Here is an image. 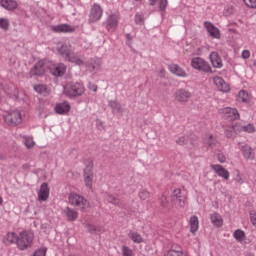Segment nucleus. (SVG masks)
Segmentation results:
<instances>
[{
	"label": "nucleus",
	"mask_w": 256,
	"mask_h": 256,
	"mask_svg": "<svg viewBox=\"0 0 256 256\" xmlns=\"http://www.w3.org/2000/svg\"><path fill=\"white\" fill-rule=\"evenodd\" d=\"M217 159H218L219 163H225V161H227V158L225 157V154H223V153H218Z\"/></svg>",
	"instance_id": "nucleus-50"
},
{
	"label": "nucleus",
	"mask_w": 256,
	"mask_h": 256,
	"mask_svg": "<svg viewBox=\"0 0 256 256\" xmlns=\"http://www.w3.org/2000/svg\"><path fill=\"white\" fill-rule=\"evenodd\" d=\"M75 26H71L69 24H60L52 27V31L55 33H75Z\"/></svg>",
	"instance_id": "nucleus-14"
},
{
	"label": "nucleus",
	"mask_w": 256,
	"mask_h": 256,
	"mask_svg": "<svg viewBox=\"0 0 256 256\" xmlns=\"http://www.w3.org/2000/svg\"><path fill=\"white\" fill-rule=\"evenodd\" d=\"M214 84L216 85L217 89L222 91V93H229L231 91V87L223 78L216 76L213 78Z\"/></svg>",
	"instance_id": "nucleus-12"
},
{
	"label": "nucleus",
	"mask_w": 256,
	"mask_h": 256,
	"mask_svg": "<svg viewBox=\"0 0 256 256\" xmlns=\"http://www.w3.org/2000/svg\"><path fill=\"white\" fill-rule=\"evenodd\" d=\"M211 223L215 225V227H221L223 225V218L218 213H213L210 216Z\"/></svg>",
	"instance_id": "nucleus-30"
},
{
	"label": "nucleus",
	"mask_w": 256,
	"mask_h": 256,
	"mask_svg": "<svg viewBox=\"0 0 256 256\" xmlns=\"http://www.w3.org/2000/svg\"><path fill=\"white\" fill-rule=\"evenodd\" d=\"M106 201H108V203H111L112 205H115V207H119L120 209H125V204L121 201V199L113 195H107Z\"/></svg>",
	"instance_id": "nucleus-26"
},
{
	"label": "nucleus",
	"mask_w": 256,
	"mask_h": 256,
	"mask_svg": "<svg viewBox=\"0 0 256 256\" xmlns=\"http://www.w3.org/2000/svg\"><path fill=\"white\" fill-rule=\"evenodd\" d=\"M150 1V5L152 7H154V5L157 3V0H149Z\"/></svg>",
	"instance_id": "nucleus-56"
},
{
	"label": "nucleus",
	"mask_w": 256,
	"mask_h": 256,
	"mask_svg": "<svg viewBox=\"0 0 256 256\" xmlns=\"http://www.w3.org/2000/svg\"><path fill=\"white\" fill-rule=\"evenodd\" d=\"M64 215L66 216L67 221H77L79 213L70 207L64 209Z\"/></svg>",
	"instance_id": "nucleus-24"
},
{
	"label": "nucleus",
	"mask_w": 256,
	"mask_h": 256,
	"mask_svg": "<svg viewBox=\"0 0 256 256\" xmlns=\"http://www.w3.org/2000/svg\"><path fill=\"white\" fill-rule=\"evenodd\" d=\"M242 57L243 59H249V57H251V52H249V50H244L242 52Z\"/></svg>",
	"instance_id": "nucleus-53"
},
{
	"label": "nucleus",
	"mask_w": 256,
	"mask_h": 256,
	"mask_svg": "<svg viewBox=\"0 0 256 256\" xmlns=\"http://www.w3.org/2000/svg\"><path fill=\"white\" fill-rule=\"evenodd\" d=\"M19 239V236L15 232H8V234L4 237V243L6 245H11V243H16Z\"/></svg>",
	"instance_id": "nucleus-27"
},
{
	"label": "nucleus",
	"mask_w": 256,
	"mask_h": 256,
	"mask_svg": "<svg viewBox=\"0 0 256 256\" xmlns=\"http://www.w3.org/2000/svg\"><path fill=\"white\" fill-rule=\"evenodd\" d=\"M84 181H85V185H86V187H88V189L93 188V176H84Z\"/></svg>",
	"instance_id": "nucleus-39"
},
{
	"label": "nucleus",
	"mask_w": 256,
	"mask_h": 256,
	"mask_svg": "<svg viewBox=\"0 0 256 256\" xmlns=\"http://www.w3.org/2000/svg\"><path fill=\"white\" fill-rule=\"evenodd\" d=\"M234 130L238 131L239 133H255V125L253 124H248V125H241V124H236L234 126Z\"/></svg>",
	"instance_id": "nucleus-21"
},
{
	"label": "nucleus",
	"mask_w": 256,
	"mask_h": 256,
	"mask_svg": "<svg viewBox=\"0 0 256 256\" xmlns=\"http://www.w3.org/2000/svg\"><path fill=\"white\" fill-rule=\"evenodd\" d=\"M64 91L69 97H79L82 93H85V87L81 83H75L67 86Z\"/></svg>",
	"instance_id": "nucleus-7"
},
{
	"label": "nucleus",
	"mask_w": 256,
	"mask_h": 256,
	"mask_svg": "<svg viewBox=\"0 0 256 256\" xmlns=\"http://www.w3.org/2000/svg\"><path fill=\"white\" fill-rule=\"evenodd\" d=\"M191 67L196 69V71H202L203 73H213L211 70V65L209 62L201 57H194L191 59Z\"/></svg>",
	"instance_id": "nucleus-4"
},
{
	"label": "nucleus",
	"mask_w": 256,
	"mask_h": 256,
	"mask_svg": "<svg viewBox=\"0 0 256 256\" xmlns=\"http://www.w3.org/2000/svg\"><path fill=\"white\" fill-rule=\"evenodd\" d=\"M168 69L170 73H173V75H176L177 77H187V72L177 64L169 65Z\"/></svg>",
	"instance_id": "nucleus-19"
},
{
	"label": "nucleus",
	"mask_w": 256,
	"mask_h": 256,
	"mask_svg": "<svg viewBox=\"0 0 256 256\" xmlns=\"http://www.w3.org/2000/svg\"><path fill=\"white\" fill-rule=\"evenodd\" d=\"M139 197L142 201H145L147 199H149V191L147 190H142L139 192Z\"/></svg>",
	"instance_id": "nucleus-43"
},
{
	"label": "nucleus",
	"mask_w": 256,
	"mask_h": 256,
	"mask_svg": "<svg viewBox=\"0 0 256 256\" xmlns=\"http://www.w3.org/2000/svg\"><path fill=\"white\" fill-rule=\"evenodd\" d=\"M211 169L219 176L222 177L225 181H229L230 173L227 169L223 168L220 164H212Z\"/></svg>",
	"instance_id": "nucleus-13"
},
{
	"label": "nucleus",
	"mask_w": 256,
	"mask_h": 256,
	"mask_svg": "<svg viewBox=\"0 0 256 256\" xmlns=\"http://www.w3.org/2000/svg\"><path fill=\"white\" fill-rule=\"evenodd\" d=\"M117 25H119V19L115 15H110L107 19L106 29L108 31H115L117 29Z\"/></svg>",
	"instance_id": "nucleus-23"
},
{
	"label": "nucleus",
	"mask_w": 256,
	"mask_h": 256,
	"mask_svg": "<svg viewBox=\"0 0 256 256\" xmlns=\"http://www.w3.org/2000/svg\"><path fill=\"white\" fill-rule=\"evenodd\" d=\"M66 70L67 67H65V64H57L50 68V73H52L54 77H63V75H65Z\"/></svg>",
	"instance_id": "nucleus-17"
},
{
	"label": "nucleus",
	"mask_w": 256,
	"mask_h": 256,
	"mask_svg": "<svg viewBox=\"0 0 256 256\" xmlns=\"http://www.w3.org/2000/svg\"><path fill=\"white\" fill-rule=\"evenodd\" d=\"M165 256H187V254L183 253L181 247H178V249H170Z\"/></svg>",
	"instance_id": "nucleus-34"
},
{
	"label": "nucleus",
	"mask_w": 256,
	"mask_h": 256,
	"mask_svg": "<svg viewBox=\"0 0 256 256\" xmlns=\"http://www.w3.org/2000/svg\"><path fill=\"white\" fill-rule=\"evenodd\" d=\"M1 203H3V198L0 197V205H1Z\"/></svg>",
	"instance_id": "nucleus-58"
},
{
	"label": "nucleus",
	"mask_w": 256,
	"mask_h": 256,
	"mask_svg": "<svg viewBox=\"0 0 256 256\" xmlns=\"http://www.w3.org/2000/svg\"><path fill=\"white\" fill-rule=\"evenodd\" d=\"M167 5V0H160V11H165V9H167Z\"/></svg>",
	"instance_id": "nucleus-51"
},
{
	"label": "nucleus",
	"mask_w": 256,
	"mask_h": 256,
	"mask_svg": "<svg viewBox=\"0 0 256 256\" xmlns=\"http://www.w3.org/2000/svg\"><path fill=\"white\" fill-rule=\"evenodd\" d=\"M33 239V232L23 231L18 235L16 245L20 251H25V249H29V247H31L33 244Z\"/></svg>",
	"instance_id": "nucleus-2"
},
{
	"label": "nucleus",
	"mask_w": 256,
	"mask_h": 256,
	"mask_svg": "<svg viewBox=\"0 0 256 256\" xmlns=\"http://www.w3.org/2000/svg\"><path fill=\"white\" fill-rule=\"evenodd\" d=\"M122 255L123 256H133V250L127 246L122 247Z\"/></svg>",
	"instance_id": "nucleus-41"
},
{
	"label": "nucleus",
	"mask_w": 256,
	"mask_h": 256,
	"mask_svg": "<svg viewBox=\"0 0 256 256\" xmlns=\"http://www.w3.org/2000/svg\"><path fill=\"white\" fill-rule=\"evenodd\" d=\"M34 90L36 91V93H40V95H43V93L47 91V86L39 84L34 86Z\"/></svg>",
	"instance_id": "nucleus-38"
},
{
	"label": "nucleus",
	"mask_w": 256,
	"mask_h": 256,
	"mask_svg": "<svg viewBox=\"0 0 256 256\" xmlns=\"http://www.w3.org/2000/svg\"><path fill=\"white\" fill-rule=\"evenodd\" d=\"M233 131H235V128H229L227 130H225V136L229 138L233 137Z\"/></svg>",
	"instance_id": "nucleus-52"
},
{
	"label": "nucleus",
	"mask_w": 256,
	"mask_h": 256,
	"mask_svg": "<svg viewBox=\"0 0 256 256\" xmlns=\"http://www.w3.org/2000/svg\"><path fill=\"white\" fill-rule=\"evenodd\" d=\"M207 143L209 147H215V145H217V140L213 139V135H210Z\"/></svg>",
	"instance_id": "nucleus-48"
},
{
	"label": "nucleus",
	"mask_w": 256,
	"mask_h": 256,
	"mask_svg": "<svg viewBox=\"0 0 256 256\" xmlns=\"http://www.w3.org/2000/svg\"><path fill=\"white\" fill-rule=\"evenodd\" d=\"M0 5L3 9H6V11H15V9L19 7V4L15 0H0Z\"/></svg>",
	"instance_id": "nucleus-18"
},
{
	"label": "nucleus",
	"mask_w": 256,
	"mask_h": 256,
	"mask_svg": "<svg viewBox=\"0 0 256 256\" xmlns=\"http://www.w3.org/2000/svg\"><path fill=\"white\" fill-rule=\"evenodd\" d=\"M11 23L9 22V19L7 18H0V29L3 31H9Z\"/></svg>",
	"instance_id": "nucleus-35"
},
{
	"label": "nucleus",
	"mask_w": 256,
	"mask_h": 256,
	"mask_svg": "<svg viewBox=\"0 0 256 256\" xmlns=\"http://www.w3.org/2000/svg\"><path fill=\"white\" fill-rule=\"evenodd\" d=\"M41 75H45V63L43 61L37 62L30 70L31 77H41Z\"/></svg>",
	"instance_id": "nucleus-11"
},
{
	"label": "nucleus",
	"mask_w": 256,
	"mask_h": 256,
	"mask_svg": "<svg viewBox=\"0 0 256 256\" xmlns=\"http://www.w3.org/2000/svg\"><path fill=\"white\" fill-rule=\"evenodd\" d=\"M233 237H234V239H236V241H238V243H243V241H245V237H246L245 231H243L241 229H237L233 233Z\"/></svg>",
	"instance_id": "nucleus-33"
},
{
	"label": "nucleus",
	"mask_w": 256,
	"mask_h": 256,
	"mask_svg": "<svg viewBox=\"0 0 256 256\" xmlns=\"http://www.w3.org/2000/svg\"><path fill=\"white\" fill-rule=\"evenodd\" d=\"M86 229L88 233H91L92 235H95V233H97V227H95L94 225L87 224Z\"/></svg>",
	"instance_id": "nucleus-45"
},
{
	"label": "nucleus",
	"mask_w": 256,
	"mask_h": 256,
	"mask_svg": "<svg viewBox=\"0 0 256 256\" xmlns=\"http://www.w3.org/2000/svg\"><path fill=\"white\" fill-rule=\"evenodd\" d=\"M90 89L92 90V91H97V85H92V87H90Z\"/></svg>",
	"instance_id": "nucleus-57"
},
{
	"label": "nucleus",
	"mask_w": 256,
	"mask_h": 256,
	"mask_svg": "<svg viewBox=\"0 0 256 256\" xmlns=\"http://www.w3.org/2000/svg\"><path fill=\"white\" fill-rule=\"evenodd\" d=\"M244 5L249 9H256V0H243Z\"/></svg>",
	"instance_id": "nucleus-40"
},
{
	"label": "nucleus",
	"mask_w": 256,
	"mask_h": 256,
	"mask_svg": "<svg viewBox=\"0 0 256 256\" xmlns=\"http://www.w3.org/2000/svg\"><path fill=\"white\" fill-rule=\"evenodd\" d=\"M84 177H93V166H87L84 169Z\"/></svg>",
	"instance_id": "nucleus-42"
},
{
	"label": "nucleus",
	"mask_w": 256,
	"mask_h": 256,
	"mask_svg": "<svg viewBox=\"0 0 256 256\" xmlns=\"http://www.w3.org/2000/svg\"><path fill=\"white\" fill-rule=\"evenodd\" d=\"M58 53L70 63H74L79 67H81V65H85V62L81 58H79V56L75 52L71 51V49H69L67 45H62L60 48H58Z\"/></svg>",
	"instance_id": "nucleus-1"
},
{
	"label": "nucleus",
	"mask_w": 256,
	"mask_h": 256,
	"mask_svg": "<svg viewBox=\"0 0 256 256\" xmlns=\"http://www.w3.org/2000/svg\"><path fill=\"white\" fill-rule=\"evenodd\" d=\"M5 123L10 125V127H15V125H21L23 119L21 118V112L18 110H13L3 117Z\"/></svg>",
	"instance_id": "nucleus-5"
},
{
	"label": "nucleus",
	"mask_w": 256,
	"mask_h": 256,
	"mask_svg": "<svg viewBox=\"0 0 256 256\" xmlns=\"http://www.w3.org/2000/svg\"><path fill=\"white\" fill-rule=\"evenodd\" d=\"M210 61L213 67H215L216 69H221V67H223V60L217 52H212L210 54Z\"/></svg>",
	"instance_id": "nucleus-22"
},
{
	"label": "nucleus",
	"mask_w": 256,
	"mask_h": 256,
	"mask_svg": "<svg viewBox=\"0 0 256 256\" xmlns=\"http://www.w3.org/2000/svg\"><path fill=\"white\" fill-rule=\"evenodd\" d=\"M199 229V218L197 216H192L190 218V231L191 233H197Z\"/></svg>",
	"instance_id": "nucleus-31"
},
{
	"label": "nucleus",
	"mask_w": 256,
	"mask_h": 256,
	"mask_svg": "<svg viewBox=\"0 0 256 256\" xmlns=\"http://www.w3.org/2000/svg\"><path fill=\"white\" fill-rule=\"evenodd\" d=\"M135 23H136L137 25H143V23H144L143 15H141V14H136V16H135Z\"/></svg>",
	"instance_id": "nucleus-46"
},
{
	"label": "nucleus",
	"mask_w": 256,
	"mask_h": 256,
	"mask_svg": "<svg viewBox=\"0 0 256 256\" xmlns=\"http://www.w3.org/2000/svg\"><path fill=\"white\" fill-rule=\"evenodd\" d=\"M90 67H92L93 70L99 69V62L94 61L90 64Z\"/></svg>",
	"instance_id": "nucleus-54"
},
{
	"label": "nucleus",
	"mask_w": 256,
	"mask_h": 256,
	"mask_svg": "<svg viewBox=\"0 0 256 256\" xmlns=\"http://www.w3.org/2000/svg\"><path fill=\"white\" fill-rule=\"evenodd\" d=\"M103 16V8L99 4H94L91 8L89 20L91 23H95Z\"/></svg>",
	"instance_id": "nucleus-9"
},
{
	"label": "nucleus",
	"mask_w": 256,
	"mask_h": 256,
	"mask_svg": "<svg viewBox=\"0 0 256 256\" xmlns=\"http://www.w3.org/2000/svg\"><path fill=\"white\" fill-rule=\"evenodd\" d=\"M47 255V249L46 248H40L34 252L33 256H46Z\"/></svg>",
	"instance_id": "nucleus-44"
},
{
	"label": "nucleus",
	"mask_w": 256,
	"mask_h": 256,
	"mask_svg": "<svg viewBox=\"0 0 256 256\" xmlns=\"http://www.w3.org/2000/svg\"><path fill=\"white\" fill-rule=\"evenodd\" d=\"M127 41H132L133 37H131V34H126Z\"/></svg>",
	"instance_id": "nucleus-55"
},
{
	"label": "nucleus",
	"mask_w": 256,
	"mask_h": 256,
	"mask_svg": "<svg viewBox=\"0 0 256 256\" xmlns=\"http://www.w3.org/2000/svg\"><path fill=\"white\" fill-rule=\"evenodd\" d=\"M71 111V105H69L68 102H62L59 104H56L55 106V112L58 115H65L66 113H69Z\"/></svg>",
	"instance_id": "nucleus-20"
},
{
	"label": "nucleus",
	"mask_w": 256,
	"mask_h": 256,
	"mask_svg": "<svg viewBox=\"0 0 256 256\" xmlns=\"http://www.w3.org/2000/svg\"><path fill=\"white\" fill-rule=\"evenodd\" d=\"M182 197H185V196L181 195V189L179 188L174 189L171 195V201H175L176 199H181Z\"/></svg>",
	"instance_id": "nucleus-37"
},
{
	"label": "nucleus",
	"mask_w": 256,
	"mask_h": 256,
	"mask_svg": "<svg viewBox=\"0 0 256 256\" xmlns=\"http://www.w3.org/2000/svg\"><path fill=\"white\" fill-rule=\"evenodd\" d=\"M172 202L176 209H185V205L187 203V197L182 196V198H177L176 200H172Z\"/></svg>",
	"instance_id": "nucleus-29"
},
{
	"label": "nucleus",
	"mask_w": 256,
	"mask_h": 256,
	"mask_svg": "<svg viewBox=\"0 0 256 256\" xmlns=\"http://www.w3.org/2000/svg\"><path fill=\"white\" fill-rule=\"evenodd\" d=\"M219 114L227 121H237L239 119V111L236 108L226 107L219 110Z\"/></svg>",
	"instance_id": "nucleus-6"
},
{
	"label": "nucleus",
	"mask_w": 256,
	"mask_h": 256,
	"mask_svg": "<svg viewBox=\"0 0 256 256\" xmlns=\"http://www.w3.org/2000/svg\"><path fill=\"white\" fill-rule=\"evenodd\" d=\"M237 101H239V103H250L251 97L249 96V93H247V91L241 90L238 93Z\"/></svg>",
	"instance_id": "nucleus-28"
},
{
	"label": "nucleus",
	"mask_w": 256,
	"mask_h": 256,
	"mask_svg": "<svg viewBox=\"0 0 256 256\" xmlns=\"http://www.w3.org/2000/svg\"><path fill=\"white\" fill-rule=\"evenodd\" d=\"M25 145L28 149H31V147H33L35 145V142L33 141V139L31 138H27L25 140Z\"/></svg>",
	"instance_id": "nucleus-49"
},
{
	"label": "nucleus",
	"mask_w": 256,
	"mask_h": 256,
	"mask_svg": "<svg viewBox=\"0 0 256 256\" xmlns=\"http://www.w3.org/2000/svg\"><path fill=\"white\" fill-rule=\"evenodd\" d=\"M204 27L213 39H221V31L211 22H204Z\"/></svg>",
	"instance_id": "nucleus-10"
},
{
	"label": "nucleus",
	"mask_w": 256,
	"mask_h": 256,
	"mask_svg": "<svg viewBox=\"0 0 256 256\" xmlns=\"http://www.w3.org/2000/svg\"><path fill=\"white\" fill-rule=\"evenodd\" d=\"M49 199V184L42 183L38 192V201H47Z\"/></svg>",
	"instance_id": "nucleus-16"
},
{
	"label": "nucleus",
	"mask_w": 256,
	"mask_h": 256,
	"mask_svg": "<svg viewBox=\"0 0 256 256\" xmlns=\"http://www.w3.org/2000/svg\"><path fill=\"white\" fill-rule=\"evenodd\" d=\"M192 95L191 92H189L186 89L180 88L174 93V99L178 103H187L189 99H191Z\"/></svg>",
	"instance_id": "nucleus-8"
},
{
	"label": "nucleus",
	"mask_w": 256,
	"mask_h": 256,
	"mask_svg": "<svg viewBox=\"0 0 256 256\" xmlns=\"http://www.w3.org/2000/svg\"><path fill=\"white\" fill-rule=\"evenodd\" d=\"M189 141H191V139L189 138V136L184 135V136L179 137V138L176 140V143H177V145L183 146V145H187V143H189Z\"/></svg>",
	"instance_id": "nucleus-36"
},
{
	"label": "nucleus",
	"mask_w": 256,
	"mask_h": 256,
	"mask_svg": "<svg viewBox=\"0 0 256 256\" xmlns=\"http://www.w3.org/2000/svg\"><path fill=\"white\" fill-rule=\"evenodd\" d=\"M128 237L133 243H143V236L137 232L130 231Z\"/></svg>",
	"instance_id": "nucleus-32"
},
{
	"label": "nucleus",
	"mask_w": 256,
	"mask_h": 256,
	"mask_svg": "<svg viewBox=\"0 0 256 256\" xmlns=\"http://www.w3.org/2000/svg\"><path fill=\"white\" fill-rule=\"evenodd\" d=\"M108 106L112 109V113L114 115H120L123 117V106H121V103H119L117 100H110Z\"/></svg>",
	"instance_id": "nucleus-15"
},
{
	"label": "nucleus",
	"mask_w": 256,
	"mask_h": 256,
	"mask_svg": "<svg viewBox=\"0 0 256 256\" xmlns=\"http://www.w3.org/2000/svg\"><path fill=\"white\" fill-rule=\"evenodd\" d=\"M242 153H243V157L253 161V159H255V151H253V148H251V146L249 145H245L242 147Z\"/></svg>",
	"instance_id": "nucleus-25"
},
{
	"label": "nucleus",
	"mask_w": 256,
	"mask_h": 256,
	"mask_svg": "<svg viewBox=\"0 0 256 256\" xmlns=\"http://www.w3.org/2000/svg\"><path fill=\"white\" fill-rule=\"evenodd\" d=\"M70 205H73L74 207H78L81 211H85L86 209H89V201L85 199V197L77 194V193H71L68 197Z\"/></svg>",
	"instance_id": "nucleus-3"
},
{
	"label": "nucleus",
	"mask_w": 256,
	"mask_h": 256,
	"mask_svg": "<svg viewBox=\"0 0 256 256\" xmlns=\"http://www.w3.org/2000/svg\"><path fill=\"white\" fill-rule=\"evenodd\" d=\"M160 205H161V207H164L165 209H166V207H169V201H167L166 196H162L160 198Z\"/></svg>",
	"instance_id": "nucleus-47"
}]
</instances>
